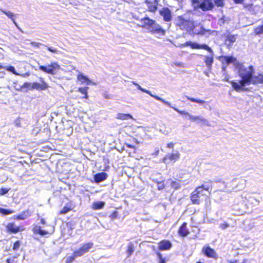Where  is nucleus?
Instances as JSON below:
<instances>
[{
    "label": "nucleus",
    "instance_id": "1",
    "mask_svg": "<svg viewBox=\"0 0 263 263\" xmlns=\"http://www.w3.org/2000/svg\"><path fill=\"white\" fill-rule=\"evenodd\" d=\"M242 67L243 65L241 63H236V68L239 69V76L241 79L238 82L234 80L231 82L232 88L237 92L245 90L246 85L252 84L255 72L252 65H250L247 68Z\"/></svg>",
    "mask_w": 263,
    "mask_h": 263
},
{
    "label": "nucleus",
    "instance_id": "2",
    "mask_svg": "<svg viewBox=\"0 0 263 263\" xmlns=\"http://www.w3.org/2000/svg\"><path fill=\"white\" fill-rule=\"evenodd\" d=\"M213 181L209 180L196 187L190 195V200L193 204L198 205L201 201L209 198L212 189Z\"/></svg>",
    "mask_w": 263,
    "mask_h": 263
},
{
    "label": "nucleus",
    "instance_id": "3",
    "mask_svg": "<svg viewBox=\"0 0 263 263\" xmlns=\"http://www.w3.org/2000/svg\"><path fill=\"white\" fill-rule=\"evenodd\" d=\"M176 26L194 35H204L208 32L200 24H195L194 21L185 19L181 15L178 16Z\"/></svg>",
    "mask_w": 263,
    "mask_h": 263
},
{
    "label": "nucleus",
    "instance_id": "4",
    "mask_svg": "<svg viewBox=\"0 0 263 263\" xmlns=\"http://www.w3.org/2000/svg\"><path fill=\"white\" fill-rule=\"evenodd\" d=\"M183 46H189L193 49H204L208 51L211 54L205 56L204 62L208 68H211L212 67L214 62L213 51L208 45L205 44H199L196 42L187 41L184 43Z\"/></svg>",
    "mask_w": 263,
    "mask_h": 263
},
{
    "label": "nucleus",
    "instance_id": "5",
    "mask_svg": "<svg viewBox=\"0 0 263 263\" xmlns=\"http://www.w3.org/2000/svg\"><path fill=\"white\" fill-rule=\"evenodd\" d=\"M142 27L150 29V32L153 34H158L160 35H164L165 31L155 21L151 19L148 17H145L141 19Z\"/></svg>",
    "mask_w": 263,
    "mask_h": 263
},
{
    "label": "nucleus",
    "instance_id": "6",
    "mask_svg": "<svg viewBox=\"0 0 263 263\" xmlns=\"http://www.w3.org/2000/svg\"><path fill=\"white\" fill-rule=\"evenodd\" d=\"M40 70L51 74H55L58 70L61 69L60 65L57 62H51L48 66L40 65L39 67Z\"/></svg>",
    "mask_w": 263,
    "mask_h": 263
},
{
    "label": "nucleus",
    "instance_id": "7",
    "mask_svg": "<svg viewBox=\"0 0 263 263\" xmlns=\"http://www.w3.org/2000/svg\"><path fill=\"white\" fill-rule=\"evenodd\" d=\"M6 232L8 234H16L25 231L24 226H16L14 222H8L5 227Z\"/></svg>",
    "mask_w": 263,
    "mask_h": 263
},
{
    "label": "nucleus",
    "instance_id": "8",
    "mask_svg": "<svg viewBox=\"0 0 263 263\" xmlns=\"http://www.w3.org/2000/svg\"><path fill=\"white\" fill-rule=\"evenodd\" d=\"M93 246V243L92 242L84 243L78 250L74 251V254L78 257L83 256L84 254L87 253L90 249L92 248Z\"/></svg>",
    "mask_w": 263,
    "mask_h": 263
},
{
    "label": "nucleus",
    "instance_id": "9",
    "mask_svg": "<svg viewBox=\"0 0 263 263\" xmlns=\"http://www.w3.org/2000/svg\"><path fill=\"white\" fill-rule=\"evenodd\" d=\"M219 60L221 62L222 66H227L230 64L233 63L236 66V63H239L236 57L233 56L221 55L218 58Z\"/></svg>",
    "mask_w": 263,
    "mask_h": 263
},
{
    "label": "nucleus",
    "instance_id": "10",
    "mask_svg": "<svg viewBox=\"0 0 263 263\" xmlns=\"http://www.w3.org/2000/svg\"><path fill=\"white\" fill-rule=\"evenodd\" d=\"M202 253L208 258L217 259L218 257V255L215 250L208 245L203 247Z\"/></svg>",
    "mask_w": 263,
    "mask_h": 263
},
{
    "label": "nucleus",
    "instance_id": "11",
    "mask_svg": "<svg viewBox=\"0 0 263 263\" xmlns=\"http://www.w3.org/2000/svg\"><path fill=\"white\" fill-rule=\"evenodd\" d=\"M41 83L37 82H33L31 84V89H36L38 90H44L49 88V85L47 82L45 81L43 78H40Z\"/></svg>",
    "mask_w": 263,
    "mask_h": 263
},
{
    "label": "nucleus",
    "instance_id": "12",
    "mask_svg": "<svg viewBox=\"0 0 263 263\" xmlns=\"http://www.w3.org/2000/svg\"><path fill=\"white\" fill-rule=\"evenodd\" d=\"M180 158V154L178 152L167 154L162 159V161L163 163H167L171 162H176Z\"/></svg>",
    "mask_w": 263,
    "mask_h": 263
},
{
    "label": "nucleus",
    "instance_id": "13",
    "mask_svg": "<svg viewBox=\"0 0 263 263\" xmlns=\"http://www.w3.org/2000/svg\"><path fill=\"white\" fill-rule=\"evenodd\" d=\"M199 8L203 11L212 10L214 8V4L212 0H202L199 5Z\"/></svg>",
    "mask_w": 263,
    "mask_h": 263
},
{
    "label": "nucleus",
    "instance_id": "14",
    "mask_svg": "<svg viewBox=\"0 0 263 263\" xmlns=\"http://www.w3.org/2000/svg\"><path fill=\"white\" fill-rule=\"evenodd\" d=\"M178 235L182 238L187 237L190 234V231L187 228V223L186 222H183L179 227L177 231Z\"/></svg>",
    "mask_w": 263,
    "mask_h": 263
},
{
    "label": "nucleus",
    "instance_id": "15",
    "mask_svg": "<svg viewBox=\"0 0 263 263\" xmlns=\"http://www.w3.org/2000/svg\"><path fill=\"white\" fill-rule=\"evenodd\" d=\"M159 14L163 17L165 22H170L172 19L171 11L167 7H163L159 10Z\"/></svg>",
    "mask_w": 263,
    "mask_h": 263
},
{
    "label": "nucleus",
    "instance_id": "16",
    "mask_svg": "<svg viewBox=\"0 0 263 263\" xmlns=\"http://www.w3.org/2000/svg\"><path fill=\"white\" fill-rule=\"evenodd\" d=\"M173 246L171 241L167 239H163L158 243V248L160 251H167L170 250Z\"/></svg>",
    "mask_w": 263,
    "mask_h": 263
},
{
    "label": "nucleus",
    "instance_id": "17",
    "mask_svg": "<svg viewBox=\"0 0 263 263\" xmlns=\"http://www.w3.org/2000/svg\"><path fill=\"white\" fill-rule=\"evenodd\" d=\"M32 232L35 234H39L41 236L49 235L53 233L54 229L51 231H48L42 229V227L40 226H35L32 228Z\"/></svg>",
    "mask_w": 263,
    "mask_h": 263
},
{
    "label": "nucleus",
    "instance_id": "18",
    "mask_svg": "<svg viewBox=\"0 0 263 263\" xmlns=\"http://www.w3.org/2000/svg\"><path fill=\"white\" fill-rule=\"evenodd\" d=\"M189 119L191 121H196L198 123H200L201 125H210L208 120L201 116H194L192 115H189Z\"/></svg>",
    "mask_w": 263,
    "mask_h": 263
},
{
    "label": "nucleus",
    "instance_id": "19",
    "mask_svg": "<svg viewBox=\"0 0 263 263\" xmlns=\"http://www.w3.org/2000/svg\"><path fill=\"white\" fill-rule=\"evenodd\" d=\"M31 215V213L29 210H26L23 211L21 214L14 216L13 219L17 220H24Z\"/></svg>",
    "mask_w": 263,
    "mask_h": 263
},
{
    "label": "nucleus",
    "instance_id": "20",
    "mask_svg": "<svg viewBox=\"0 0 263 263\" xmlns=\"http://www.w3.org/2000/svg\"><path fill=\"white\" fill-rule=\"evenodd\" d=\"M74 208V206L72 204V202L70 201L67 203L65 206L60 210L59 212V215H64L67 213L71 211Z\"/></svg>",
    "mask_w": 263,
    "mask_h": 263
},
{
    "label": "nucleus",
    "instance_id": "21",
    "mask_svg": "<svg viewBox=\"0 0 263 263\" xmlns=\"http://www.w3.org/2000/svg\"><path fill=\"white\" fill-rule=\"evenodd\" d=\"M146 3L147 5L148 11L151 12H155L157 10L158 8V2L157 0H155L154 2L146 1Z\"/></svg>",
    "mask_w": 263,
    "mask_h": 263
},
{
    "label": "nucleus",
    "instance_id": "22",
    "mask_svg": "<svg viewBox=\"0 0 263 263\" xmlns=\"http://www.w3.org/2000/svg\"><path fill=\"white\" fill-rule=\"evenodd\" d=\"M252 84L253 85L263 84V73H259L257 75L254 76Z\"/></svg>",
    "mask_w": 263,
    "mask_h": 263
},
{
    "label": "nucleus",
    "instance_id": "23",
    "mask_svg": "<svg viewBox=\"0 0 263 263\" xmlns=\"http://www.w3.org/2000/svg\"><path fill=\"white\" fill-rule=\"evenodd\" d=\"M106 178L107 174L104 172L97 173L94 176V179L96 182H100L106 180Z\"/></svg>",
    "mask_w": 263,
    "mask_h": 263
},
{
    "label": "nucleus",
    "instance_id": "24",
    "mask_svg": "<svg viewBox=\"0 0 263 263\" xmlns=\"http://www.w3.org/2000/svg\"><path fill=\"white\" fill-rule=\"evenodd\" d=\"M221 69H222V80L224 82H228L231 83V82L232 81L230 80V76L227 72L226 66H222L221 67Z\"/></svg>",
    "mask_w": 263,
    "mask_h": 263
},
{
    "label": "nucleus",
    "instance_id": "25",
    "mask_svg": "<svg viewBox=\"0 0 263 263\" xmlns=\"http://www.w3.org/2000/svg\"><path fill=\"white\" fill-rule=\"evenodd\" d=\"M88 87H82L78 88V91L84 95L82 97V99H87L88 98Z\"/></svg>",
    "mask_w": 263,
    "mask_h": 263
},
{
    "label": "nucleus",
    "instance_id": "26",
    "mask_svg": "<svg viewBox=\"0 0 263 263\" xmlns=\"http://www.w3.org/2000/svg\"><path fill=\"white\" fill-rule=\"evenodd\" d=\"M236 37L235 35L229 34L226 36L225 43L228 45H231L236 41Z\"/></svg>",
    "mask_w": 263,
    "mask_h": 263
},
{
    "label": "nucleus",
    "instance_id": "27",
    "mask_svg": "<svg viewBox=\"0 0 263 263\" xmlns=\"http://www.w3.org/2000/svg\"><path fill=\"white\" fill-rule=\"evenodd\" d=\"M1 11L5 14L6 15H7L9 18H10L11 20H12V21H13V22L15 24V19H14V17H15V15H14V14L10 12V11H6L5 10V9H1Z\"/></svg>",
    "mask_w": 263,
    "mask_h": 263
},
{
    "label": "nucleus",
    "instance_id": "28",
    "mask_svg": "<svg viewBox=\"0 0 263 263\" xmlns=\"http://www.w3.org/2000/svg\"><path fill=\"white\" fill-rule=\"evenodd\" d=\"M104 206V203L103 201H98L93 203L92 208L95 210H100L102 209Z\"/></svg>",
    "mask_w": 263,
    "mask_h": 263
},
{
    "label": "nucleus",
    "instance_id": "29",
    "mask_svg": "<svg viewBox=\"0 0 263 263\" xmlns=\"http://www.w3.org/2000/svg\"><path fill=\"white\" fill-rule=\"evenodd\" d=\"M78 79L82 83L89 84L90 82L89 79L87 77L81 73L78 75Z\"/></svg>",
    "mask_w": 263,
    "mask_h": 263
},
{
    "label": "nucleus",
    "instance_id": "30",
    "mask_svg": "<svg viewBox=\"0 0 263 263\" xmlns=\"http://www.w3.org/2000/svg\"><path fill=\"white\" fill-rule=\"evenodd\" d=\"M117 118L120 120H126L132 118V115L129 114L119 113L117 114Z\"/></svg>",
    "mask_w": 263,
    "mask_h": 263
},
{
    "label": "nucleus",
    "instance_id": "31",
    "mask_svg": "<svg viewBox=\"0 0 263 263\" xmlns=\"http://www.w3.org/2000/svg\"><path fill=\"white\" fill-rule=\"evenodd\" d=\"M227 0H213L214 6L217 7H223L225 6L226 2Z\"/></svg>",
    "mask_w": 263,
    "mask_h": 263
},
{
    "label": "nucleus",
    "instance_id": "32",
    "mask_svg": "<svg viewBox=\"0 0 263 263\" xmlns=\"http://www.w3.org/2000/svg\"><path fill=\"white\" fill-rule=\"evenodd\" d=\"M254 33L255 35H259L263 33V22L261 25L258 26L254 29Z\"/></svg>",
    "mask_w": 263,
    "mask_h": 263
},
{
    "label": "nucleus",
    "instance_id": "33",
    "mask_svg": "<svg viewBox=\"0 0 263 263\" xmlns=\"http://www.w3.org/2000/svg\"><path fill=\"white\" fill-rule=\"evenodd\" d=\"M171 186L172 189H173L175 190L179 189L181 187L180 180L172 181L171 183Z\"/></svg>",
    "mask_w": 263,
    "mask_h": 263
},
{
    "label": "nucleus",
    "instance_id": "34",
    "mask_svg": "<svg viewBox=\"0 0 263 263\" xmlns=\"http://www.w3.org/2000/svg\"><path fill=\"white\" fill-rule=\"evenodd\" d=\"M186 98L188 100H189L192 102L199 103L200 104H202L205 103V101L203 100H202L197 99H195L194 98H191V97H190L188 96H186Z\"/></svg>",
    "mask_w": 263,
    "mask_h": 263
},
{
    "label": "nucleus",
    "instance_id": "35",
    "mask_svg": "<svg viewBox=\"0 0 263 263\" xmlns=\"http://www.w3.org/2000/svg\"><path fill=\"white\" fill-rule=\"evenodd\" d=\"M13 213L12 210L0 208V214L2 215H7Z\"/></svg>",
    "mask_w": 263,
    "mask_h": 263
},
{
    "label": "nucleus",
    "instance_id": "36",
    "mask_svg": "<svg viewBox=\"0 0 263 263\" xmlns=\"http://www.w3.org/2000/svg\"><path fill=\"white\" fill-rule=\"evenodd\" d=\"M78 257L77 256H75L74 252L72 253V255L68 256L65 260V263H72L74 260L75 258Z\"/></svg>",
    "mask_w": 263,
    "mask_h": 263
},
{
    "label": "nucleus",
    "instance_id": "37",
    "mask_svg": "<svg viewBox=\"0 0 263 263\" xmlns=\"http://www.w3.org/2000/svg\"><path fill=\"white\" fill-rule=\"evenodd\" d=\"M5 68L6 70L11 72L12 73H13V74H14L15 75L19 74L18 73H17L16 72L15 68L12 66H9L6 67Z\"/></svg>",
    "mask_w": 263,
    "mask_h": 263
},
{
    "label": "nucleus",
    "instance_id": "38",
    "mask_svg": "<svg viewBox=\"0 0 263 263\" xmlns=\"http://www.w3.org/2000/svg\"><path fill=\"white\" fill-rule=\"evenodd\" d=\"M173 109L178 112L179 114L182 115H185V116H188L189 117V115H190L188 112L185 111V110H179L177 108L175 107H173Z\"/></svg>",
    "mask_w": 263,
    "mask_h": 263
},
{
    "label": "nucleus",
    "instance_id": "39",
    "mask_svg": "<svg viewBox=\"0 0 263 263\" xmlns=\"http://www.w3.org/2000/svg\"><path fill=\"white\" fill-rule=\"evenodd\" d=\"M20 241L19 240H16L15 241L13 245L12 249L14 251H16L20 247Z\"/></svg>",
    "mask_w": 263,
    "mask_h": 263
},
{
    "label": "nucleus",
    "instance_id": "40",
    "mask_svg": "<svg viewBox=\"0 0 263 263\" xmlns=\"http://www.w3.org/2000/svg\"><path fill=\"white\" fill-rule=\"evenodd\" d=\"M118 216V213L116 211H114L112 212V213L109 215V217L111 220H114L117 218Z\"/></svg>",
    "mask_w": 263,
    "mask_h": 263
},
{
    "label": "nucleus",
    "instance_id": "41",
    "mask_svg": "<svg viewBox=\"0 0 263 263\" xmlns=\"http://www.w3.org/2000/svg\"><path fill=\"white\" fill-rule=\"evenodd\" d=\"M9 189H7L6 187H2L0 189V195H4L6 194H7L9 191Z\"/></svg>",
    "mask_w": 263,
    "mask_h": 263
},
{
    "label": "nucleus",
    "instance_id": "42",
    "mask_svg": "<svg viewBox=\"0 0 263 263\" xmlns=\"http://www.w3.org/2000/svg\"><path fill=\"white\" fill-rule=\"evenodd\" d=\"M157 184H158L157 189L158 190H162L165 186L164 182H158Z\"/></svg>",
    "mask_w": 263,
    "mask_h": 263
},
{
    "label": "nucleus",
    "instance_id": "43",
    "mask_svg": "<svg viewBox=\"0 0 263 263\" xmlns=\"http://www.w3.org/2000/svg\"><path fill=\"white\" fill-rule=\"evenodd\" d=\"M47 49L52 53H57L58 52V50L57 48H53L52 47H47Z\"/></svg>",
    "mask_w": 263,
    "mask_h": 263
},
{
    "label": "nucleus",
    "instance_id": "44",
    "mask_svg": "<svg viewBox=\"0 0 263 263\" xmlns=\"http://www.w3.org/2000/svg\"><path fill=\"white\" fill-rule=\"evenodd\" d=\"M158 256L159 259V263H166L165 259L162 257L161 254L158 253Z\"/></svg>",
    "mask_w": 263,
    "mask_h": 263
},
{
    "label": "nucleus",
    "instance_id": "45",
    "mask_svg": "<svg viewBox=\"0 0 263 263\" xmlns=\"http://www.w3.org/2000/svg\"><path fill=\"white\" fill-rule=\"evenodd\" d=\"M192 3L193 5H196V8H199V5L200 4L199 0H192Z\"/></svg>",
    "mask_w": 263,
    "mask_h": 263
},
{
    "label": "nucleus",
    "instance_id": "46",
    "mask_svg": "<svg viewBox=\"0 0 263 263\" xmlns=\"http://www.w3.org/2000/svg\"><path fill=\"white\" fill-rule=\"evenodd\" d=\"M229 226V224L227 223L226 222L222 223L220 224V228L221 229H225L226 228H228Z\"/></svg>",
    "mask_w": 263,
    "mask_h": 263
},
{
    "label": "nucleus",
    "instance_id": "47",
    "mask_svg": "<svg viewBox=\"0 0 263 263\" xmlns=\"http://www.w3.org/2000/svg\"><path fill=\"white\" fill-rule=\"evenodd\" d=\"M174 145H175V143H174L173 142H170L166 144V147L169 148H173Z\"/></svg>",
    "mask_w": 263,
    "mask_h": 263
},
{
    "label": "nucleus",
    "instance_id": "48",
    "mask_svg": "<svg viewBox=\"0 0 263 263\" xmlns=\"http://www.w3.org/2000/svg\"><path fill=\"white\" fill-rule=\"evenodd\" d=\"M234 3L235 4H242L244 0H233Z\"/></svg>",
    "mask_w": 263,
    "mask_h": 263
},
{
    "label": "nucleus",
    "instance_id": "49",
    "mask_svg": "<svg viewBox=\"0 0 263 263\" xmlns=\"http://www.w3.org/2000/svg\"><path fill=\"white\" fill-rule=\"evenodd\" d=\"M142 91L144 92H146V93H148L149 95H150L151 96H153V95H151V92L149 91V90H145V89H144L143 88H140Z\"/></svg>",
    "mask_w": 263,
    "mask_h": 263
},
{
    "label": "nucleus",
    "instance_id": "50",
    "mask_svg": "<svg viewBox=\"0 0 263 263\" xmlns=\"http://www.w3.org/2000/svg\"><path fill=\"white\" fill-rule=\"evenodd\" d=\"M40 223L44 225L46 224V222L44 218H42L40 219Z\"/></svg>",
    "mask_w": 263,
    "mask_h": 263
},
{
    "label": "nucleus",
    "instance_id": "51",
    "mask_svg": "<svg viewBox=\"0 0 263 263\" xmlns=\"http://www.w3.org/2000/svg\"><path fill=\"white\" fill-rule=\"evenodd\" d=\"M127 251H128V253H129V255H130V253H132V246L129 245V246L128 247Z\"/></svg>",
    "mask_w": 263,
    "mask_h": 263
},
{
    "label": "nucleus",
    "instance_id": "52",
    "mask_svg": "<svg viewBox=\"0 0 263 263\" xmlns=\"http://www.w3.org/2000/svg\"><path fill=\"white\" fill-rule=\"evenodd\" d=\"M163 102H164V104H165V105H167L168 106H169V107H171V108H173V106H171V103H169L168 102H167V101H163Z\"/></svg>",
    "mask_w": 263,
    "mask_h": 263
},
{
    "label": "nucleus",
    "instance_id": "53",
    "mask_svg": "<svg viewBox=\"0 0 263 263\" xmlns=\"http://www.w3.org/2000/svg\"><path fill=\"white\" fill-rule=\"evenodd\" d=\"M238 261L237 260H230L229 263H238Z\"/></svg>",
    "mask_w": 263,
    "mask_h": 263
},
{
    "label": "nucleus",
    "instance_id": "54",
    "mask_svg": "<svg viewBox=\"0 0 263 263\" xmlns=\"http://www.w3.org/2000/svg\"><path fill=\"white\" fill-rule=\"evenodd\" d=\"M7 263H12L11 259L10 258H7L6 260Z\"/></svg>",
    "mask_w": 263,
    "mask_h": 263
},
{
    "label": "nucleus",
    "instance_id": "55",
    "mask_svg": "<svg viewBox=\"0 0 263 263\" xmlns=\"http://www.w3.org/2000/svg\"><path fill=\"white\" fill-rule=\"evenodd\" d=\"M16 125H17V126H21V124H20V122H19V123H16Z\"/></svg>",
    "mask_w": 263,
    "mask_h": 263
},
{
    "label": "nucleus",
    "instance_id": "56",
    "mask_svg": "<svg viewBox=\"0 0 263 263\" xmlns=\"http://www.w3.org/2000/svg\"><path fill=\"white\" fill-rule=\"evenodd\" d=\"M155 98H156L157 100H160V99L158 97H154Z\"/></svg>",
    "mask_w": 263,
    "mask_h": 263
},
{
    "label": "nucleus",
    "instance_id": "57",
    "mask_svg": "<svg viewBox=\"0 0 263 263\" xmlns=\"http://www.w3.org/2000/svg\"><path fill=\"white\" fill-rule=\"evenodd\" d=\"M4 68V67H3V66H2L1 65H0V69H2V68Z\"/></svg>",
    "mask_w": 263,
    "mask_h": 263
},
{
    "label": "nucleus",
    "instance_id": "58",
    "mask_svg": "<svg viewBox=\"0 0 263 263\" xmlns=\"http://www.w3.org/2000/svg\"><path fill=\"white\" fill-rule=\"evenodd\" d=\"M196 263H204V262H201V261H197Z\"/></svg>",
    "mask_w": 263,
    "mask_h": 263
},
{
    "label": "nucleus",
    "instance_id": "59",
    "mask_svg": "<svg viewBox=\"0 0 263 263\" xmlns=\"http://www.w3.org/2000/svg\"><path fill=\"white\" fill-rule=\"evenodd\" d=\"M128 147H132V145H128Z\"/></svg>",
    "mask_w": 263,
    "mask_h": 263
}]
</instances>
